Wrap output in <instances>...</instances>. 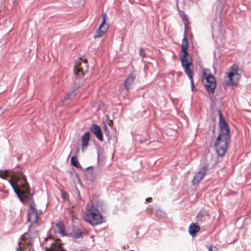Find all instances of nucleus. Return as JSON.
<instances>
[{
	"mask_svg": "<svg viewBox=\"0 0 251 251\" xmlns=\"http://www.w3.org/2000/svg\"><path fill=\"white\" fill-rule=\"evenodd\" d=\"M102 22L100 25L99 28L96 30L94 38L97 39L101 37L108 30V24L106 23L107 15L105 13L102 14Z\"/></svg>",
	"mask_w": 251,
	"mask_h": 251,
	"instance_id": "6e6552de",
	"label": "nucleus"
},
{
	"mask_svg": "<svg viewBox=\"0 0 251 251\" xmlns=\"http://www.w3.org/2000/svg\"><path fill=\"white\" fill-rule=\"evenodd\" d=\"M135 76L132 75L130 74L126 78L125 81V87L126 91L128 92L134 83Z\"/></svg>",
	"mask_w": 251,
	"mask_h": 251,
	"instance_id": "ddd939ff",
	"label": "nucleus"
},
{
	"mask_svg": "<svg viewBox=\"0 0 251 251\" xmlns=\"http://www.w3.org/2000/svg\"><path fill=\"white\" fill-rule=\"evenodd\" d=\"M56 226L59 229V233L64 235L65 234V229L63 225L61 224H57Z\"/></svg>",
	"mask_w": 251,
	"mask_h": 251,
	"instance_id": "aec40b11",
	"label": "nucleus"
},
{
	"mask_svg": "<svg viewBox=\"0 0 251 251\" xmlns=\"http://www.w3.org/2000/svg\"><path fill=\"white\" fill-rule=\"evenodd\" d=\"M219 135L215 143V147L218 155L222 156L226 151L228 145L230 141V129L228 124L224 118L222 112L219 111Z\"/></svg>",
	"mask_w": 251,
	"mask_h": 251,
	"instance_id": "f03ea898",
	"label": "nucleus"
},
{
	"mask_svg": "<svg viewBox=\"0 0 251 251\" xmlns=\"http://www.w3.org/2000/svg\"><path fill=\"white\" fill-rule=\"evenodd\" d=\"M113 121L112 120H108V125L109 126H112L113 125Z\"/></svg>",
	"mask_w": 251,
	"mask_h": 251,
	"instance_id": "bb28decb",
	"label": "nucleus"
},
{
	"mask_svg": "<svg viewBox=\"0 0 251 251\" xmlns=\"http://www.w3.org/2000/svg\"><path fill=\"white\" fill-rule=\"evenodd\" d=\"M181 17L182 18V19L184 21V26H185V31H184V37L182 40V44H183L184 40H185L187 44H188V42L187 39V30H188V25L189 24V20L187 17V16L184 14L181 15Z\"/></svg>",
	"mask_w": 251,
	"mask_h": 251,
	"instance_id": "f8f14e48",
	"label": "nucleus"
},
{
	"mask_svg": "<svg viewBox=\"0 0 251 251\" xmlns=\"http://www.w3.org/2000/svg\"><path fill=\"white\" fill-rule=\"evenodd\" d=\"M202 75V83L208 92L213 93L216 86L215 77L209 73V70L207 69H203Z\"/></svg>",
	"mask_w": 251,
	"mask_h": 251,
	"instance_id": "423d86ee",
	"label": "nucleus"
},
{
	"mask_svg": "<svg viewBox=\"0 0 251 251\" xmlns=\"http://www.w3.org/2000/svg\"><path fill=\"white\" fill-rule=\"evenodd\" d=\"M191 86H192V89H193V88L194 87V83H193V86L191 84Z\"/></svg>",
	"mask_w": 251,
	"mask_h": 251,
	"instance_id": "7c9ffc66",
	"label": "nucleus"
},
{
	"mask_svg": "<svg viewBox=\"0 0 251 251\" xmlns=\"http://www.w3.org/2000/svg\"><path fill=\"white\" fill-rule=\"evenodd\" d=\"M219 135L215 143V147L218 155L222 156L226 151L228 145L230 141V129L228 124L224 118L222 112L219 111Z\"/></svg>",
	"mask_w": 251,
	"mask_h": 251,
	"instance_id": "f257e3e1",
	"label": "nucleus"
},
{
	"mask_svg": "<svg viewBox=\"0 0 251 251\" xmlns=\"http://www.w3.org/2000/svg\"><path fill=\"white\" fill-rule=\"evenodd\" d=\"M10 176L9 170H0V177L7 179L8 176Z\"/></svg>",
	"mask_w": 251,
	"mask_h": 251,
	"instance_id": "f3484780",
	"label": "nucleus"
},
{
	"mask_svg": "<svg viewBox=\"0 0 251 251\" xmlns=\"http://www.w3.org/2000/svg\"><path fill=\"white\" fill-rule=\"evenodd\" d=\"M236 80H239L240 78V74L242 72V69H239L236 67Z\"/></svg>",
	"mask_w": 251,
	"mask_h": 251,
	"instance_id": "412c9836",
	"label": "nucleus"
},
{
	"mask_svg": "<svg viewBox=\"0 0 251 251\" xmlns=\"http://www.w3.org/2000/svg\"><path fill=\"white\" fill-rule=\"evenodd\" d=\"M90 130L100 141H103V136L101 130L99 126L96 124H93L91 126Z\"/></svg>",
	"mask_w": 251,
	"mask_h": 251,
	"instance_id": "9b49d317",
	"label": "nucleus"
},
{
	"mask_svg": "<svg viewBox=\"0 0 251 251\" xmlns=\"http://www.w3.org/2000/svg\"><path fill=\"white\" fill-rule=\"evenodd\" d=\"M71 162L72 165L75 167H79V164L77 160V158L75 156H73L71 158Z\"/></svg>",
	"mask_w": 251,
	"mask_h": 251,
	"instance_id": "6ab92c4d",
	"label": "nucleus"
},
{
	"mask_svg": "<svg viewBox=\"0 0 251 251\" xmlns=\"http://www.w3.org/2000/svg\"><path fill=\"white\" fill-rule=\"evenodd\" d=\"M70 215L73 218H74L75 217V213L73 210H70Z\"/></svg>",
	"mask_w": 251,
	"mask_h": 251,
	"instance_id": "a878e982",
	"label": "nucleus"
},
{
	"mask_svg": "<svg viewBox=\"0 0 251 251\" xmlns=\"http://www.w3.org/2000/svg\"><path fill=\"white\" fill-rule=\"evenodd\" d=\"M72 234L75 238H79L81 237L82 235V231L79 229H74L72 232Z\"/></svg>",
	"mask_w": 251,
	"mask_h": 251,
	"instance_id": "a211bd4d",
	"label": "nucleus"
},
{
	"mask_svg": "<svg viewBox=\"0 0 251 251\" xmlns=\"http://www.w3.org/2000/svg\"><path fill=\"white\" fill-rule=\"evenodd\" d=\"M188 44H187L185 40H184L183 44H181V51L180 53V60L181 65L184 70L185 73L189 77L191 80V83L193 86V71L190 68L192 65L191 62L188 61Z\"/></svg>",
	"mask_w": 251,
	"mask_h": 251,
	"instance_id": "39448f33",
	"label": "nucleus"
},
{
	"mask_svg": "<svg viewBox=\"0 0 251 251\" xmlns=\"http://www.w3.org/2000/svg\"><path fill=\"white\" fill-rule=\"evenodd\" d=\"M90 140V132H86L82 137V150L83 151L87 147Z\"/></svg>",
	"mask_w": 251,
	"mask_h": 251,
	"instance_id": "dca6fc26",
	"label": "nucleus"
},
{
	"mask_svg": "<svg viewBox=\"0 0 251 251\" xmlns=\"http://www.w3.org/2000/svg\"><path fill=\"white\" fill-rule=\"evenodd\" d=\"M133 251V250H131V251Z\"/></svg>",
	"mask_w": 251,
	"mask_h": 251,
	"instance_id": "473e14b6",
	"label": "nucleus"
},
{
	"mask_svg": "<svg viewBox=\"0 0 251 251\" xmlns=\"http://www.w3.org/2000/svg\"><path fill=\"white\" fill-rule=\"evenodd\" d=\"M67 194L66 192L62 193V198L65 199L66 196H67Z\"/></svg>",
	"mask_w": 251,
	"mask_h": 251,
	"instance_id": "cd10ccee",
	"label": "nucleus"
},
{
	"mask_svg": "<svg viewBox=\"0 0 251 251\" xmlns=\"http://www.w3.org/2000/svg\"><path fill=\"white\" fill-rule=\"evenodd\" d=\"M201 228L200 226L195 223H192L189 227V232L190 234L194 237L196 235L197 233L200 230Z\"/></svg>",
	"mask_w": 251,
	"mask_h": 251,
	"instance_id": "4468645a",
	"label": "nucleus"
},
{
	"mask_svg": "<svg viewBox=\"0 0 251 251\" xmlns=\"http://www.w3.org/2000/svg\"><path fill=\"white\" fill-rule=\"evenodd\" d=\"M234 76V73L233 72L227 73V75L224 78L225 84L228 86H232L234 84L233 81V77Z\"/></svg>",
	"mask_w": 251,
	"mask_h": 251,
	"instance_id": "2eb2a0df",
	"label": "nucleus"
},
{
	"mask_svg": "<svg viewBox=\"0 0 251 251\" xmlns=\"http://www.w3.org/2000/svg\"><path fill=\"white\" fill-rule=\"evenodd\" d=\"M208 250L209 251H218L217 248L213 246H210Z\"/></svg>",
	"mask_w": 251,
	"mask_h": 251,
	"instance_id": "b1692460",
	"label": "nucleus"
},
{
	"mask_svg": "<svg viewBox=\"0 0 251 251\" xmlns=\"http://www.w3.org/2000/svg\"><path fill=\"white\" fill-rule=\"evenodd\" d=\"M42 214L40 210H38L36 207V204L34 202H31L29 205V209L28 210V222L31 223L33 226L36 224L39 220V216Z\"/></svg>",
	"mask_w": 251,
	"mask_h": 251,
	"instance_id": "0eeeda50",
	"label": "nucleus"
},
{
	"mask_svg": "<svg viewBox=\"0 0 251 251\" xmlns=\"http://www.w3.org/2000/svg\"><path fill=\"white\" fill-rule=\"evenodd\" d=\"M103 130H104V132L105 134V135L108 137V138H110V132H109V129L107 126L106 125H105L104 126V127L103 128Z\"/></svg>",
	"mask_w": 251,
	"mask_h": 251,
	"instance_id": "4be33fe9",
	"label": "nucleus"
},
{
	"mask_svg": "<svg viewBox=\"0 0 251 251\" xmlns=\"http://www.w3.org/2000/svg\"><path fill=\"white\" fill-rule=\"evenodd\" d=\"M207 170L206 166H203L201 169L196 174L192 180V183L194 185L198 184L203 179Z\"/></svg>",
	"mask_w": 251,
	"mask_h": 251,
	"instance_id": "9d476101",
	"label": "nucleus"
},
{
	"mask_svg": "<svg viewBox=\"0 0 251 251\" xmlns=\"http://www.w3.org/2000/svg\"><path fill=\"white\" fill-rule=\"evenodd\" d=\"M75 92H73V91L71 92L70 93L68 94V98L70 97L71 99H72L73 97H75Z\"/></svg>",
	"mask_w": 251,
	"mask_h": 251,
	"instance_id": "393cba45",
	"label": "nucleus"
},
{
	"mask_svg": "<svg viewBox=\"0 0 251 251\" xmlns=\"http://www.w3.org/2000/svg\"><path fill=\"white\" fill-rule=\"evenodd\" d=\"M198 217H199V218H201V213H199V214Z\"/></svg>",
	"mask_w": 251,
	"mask_h": 251,
	"instance_id": "c756f323",
	"label": "nucleus"
},
{
	"mask_svg": "<svg viewBox=\"0 0 251 251\" xmlns=\"http://www.w3.org/2000/svg\"><path fill=\"white\" fill-rule=\"evenodd\" d=\"M146 201H148V202H151V201H152V198H148L146 199Z\"/></svg>",
	"mask_w": 251,
	"mask_h": 251,
	"instance_id": "c85d7f7f",
	"label": "nucleus"
},
{
	"mask_svg": "<svg viewBox=\"0 0 251 251\" xmlns=\"http://www.w3.org/2000/svg\"><path fill=\"white\" fill-rule=\"evenodd\" d=\"M139 54L143 58L146 57V53L143 48H141L139 50Z\"/></svg>",
	"mask_w": 251,
	"mask_h": 251,
	"instance_id": "5701e85b",
	"label": "nucleus"
},
{
	"mask_svg": "<svg viewBox=\"0 0 251 251\" xmlns=\"http://www.w3.org/2000/svg\"><path fill=\"white\" fill-rule=\"evenodd\" d=\"M234 66H235V65H232V67H233V68H234Z\"/></svg>",
	"mask_w": 251,
	"mask_h": 251,
	"instance_id": "2f4dec72",
	"label": "nucleus"
},
{
	"mask_svg": "<svg viewBox=\"0 0 251 251\" xmlns=\"http://www.w3.org/2000/svg\"><path fill=\"white\" fill-rule=\"evenodd\" d=\"M84 67L87 68L88 63L86 59L82 60L80 59L76 62L74 68L75 74L78 77H82L84 75L85 71H84Z\"/></svg>",
	"mask_w": 251,
	"mask_h": 251,
	"instance_id": "1a4fd4ad",
	"label": "nucleus"
},
{
	"mask_svg": "<svg viewBox=\"0 0 251 251\" xmlns=\"http://www.w3.org/2000/svg\"><path fill=\"white\" fill-rule=\"evenodd\" d=\"M83 219L89 224L96 226L102 223L103 217L99 210L91 202L88 203L85 207Z\"/></svg>",
	"mask_w": 251,
	"mask_h": 251,
	"instance_id": "20e7f679",
	"label": "nucleus"
},
{
	"mask_svg": "<svg viewBox=\"0 0 251 251\" xmlns=\"http://www.w3.org/2000/svg\"><path fill=\"white\" fill-rule=\"evenodd\" d=\"M9 182L20 200L25 201L29 193V187L25 176L21 172H14L11 175Z\"/></svg>",
	"mask_w": 251,
	"mask_h": 251,
	"instance_id": "7ed1b4c3",
	"label": "nucleus"
}]
</instances>
